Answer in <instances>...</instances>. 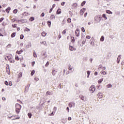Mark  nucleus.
I'll return each instance as SVG.
<instances>
[{"instance_id":"1","label":"nucleus","mask_w":124,"mask_h":124,"mask_svg":"<svg viewBox=\"0 0 124 124\" xmlns=\"http://www.w3.org/2000/svg\"><path fill=\"white\" fill-rule=\"evenodd\" d=\"M102 18V17H101V16L98 15V16H95L94 19L97 22V23H99V22H100V21H101Z\"/></svg>"},{"instance_id":"2","label":"nucleus","mask_w":124,"mask_h":124,"mask_svg":"<svg viewBox=\"0 0 124 124\" xmlns=\"http://www.w3.org/2000/svg\"><path fill=\"white\" fill-rule=\"evenodd\" d=\"M89 90L90 92H92V93H93L95 91V86L92 85L91 87H90Z\"/></svg>"},{"instance_id":"3","label":"nucleus","mask_w":124,"mask_h":124,"mask_svg":"<svg viewBox=\"0 0 124 124\" xmlns=\"http://www.w3.org/2000/svg\"><path fill=\"white\" fill-rule=\"evenodd\" d=\"M75 34L76 36H80V30L78 29H77L75 31Z\"/></svg>"},{"instance_id":"4","label":"nucleus","mask_w":124,"mask_h":124,"mask_svg":"<svg viewBox=\"0 0 124 124\" xmlns=\"http://www.w3.org/2000/svg\"><path fill=\"white\" fill-rule=\"evenodd\" d=\"M19 22H20L21 24H25V23H27V20L26 19H21L17 20L18 23H19Z\"/></svg>"},{"instance_id":"5","label":"nucleus","mask_w":124,"mask_h":124,"mask_svg":"<svg viewBox=\"0 0 124 124\" xmlns=\"http://www.w3.org/2000/svg\"><path fill=\"white\" fill-rule=\"evenodd\" d=\"M21 108H22V106L20 104H16V109H19L21 110Z\"/></svg>"},{"instance_id":"6","label":"nucleus","mask_w":124,"mask_h":124,"mask_svg":"<svg viewBox=\"0 0 124 124\" xmlns=\"http://www.w3.org/2000/svg\"><path fill=\"white\" fill-rule=\"evenodd\" d=\"M97 96L98 98H102V97H103L102 93H101V92L97 94Z\"/></svg>"},{"instance_id":"7","label":"nucleus","mask_w":124,"mask_h":124,"mask_svg":"<svg viewBox=\"0 0 124 124\" xmlns=\"http://www.w3.org/2000/svg\"><path fill=\"white\" fill-rule=\"evenodd\" d=\"M69 49L70 51H76V48H74L73 46H70Z\"/></svg>"},{"instance_id":"8","label":"nucleus","mask_w":124,"mask_h":124,"mask_svg":"<svg viewBox=\"0 0 124 124\" xmlns=\"http://www.w3.org/2000/svg\"><path fill=\"white\" fill-rule=\"evenodd\" d=\"M53 94V93L50 91H47L46 93V95H52Z\"/></svg>"},{"instance_id":"9","label":"nucleus","mask_w":124,"mask_h":124,"mask_svg":"<svg viewBox=\"0 0 124 124\" xmlns=\"http://www.w3.org/2000/svg\"><path fill=\"white\" fill-rule=\"evenodd\" d=\"M30 88V86L29 85H27L25 86V92L26 93H28V91H29V89Z\"/></svg>"},{"instance_id":"10","label":"nucleus","mask_w":124,"mask_h":124,"mask_svg":"<svg viewBox=\"0 0 124 124\" xmlns=\"http://www.w3.org/2000/svg\"><path fill=\"white\" fill-rule=\"evenodd\" d=\"M79 97L81 98V100H85V97L83 95H79Z\"/></svg>"},{"instance_id":"11","label":"nucleus","mask_w":124,"mask_h":124,"mask_svg":"<svg viewBox=\"0 0 124 124\" xmlns=\"http://www.w3.org/2000/svg\"><path fill=\"white\" fill-rule=\"evenodd\" d=\"M47 24L49 27V28H50L51 27V21H50L49 20H48L47 22Z\"/></svg>"},{"instance_id":"12","label":"nucleus","mask_w":124,"mask_h":124,"mask_svg":"<svg viewBox=\"0 0 124 124\" xmlns=\"http://www.w3.org/2000/svg\"><path fill=\"white\" fill-rule=\"evenodd\" d=\"M11 10V8L10 7H8L6 9V12H7V13H9V11Z\"/></svg>"},{"instance_id":"13","label":"nucleus","mask_w":124,"mask_h":124,"mask_svg":"<svg viewBox=\"0 0 124 124\" xmlns=\"http://www.w3.org/2000/svg\"><path fill=\"white\" fill-rule=\"evenodd\" d=\"M69 70H70L72 71V72H73V71H72V69H73V67H72L71 65H70L68 68Z\"/></svg>"},{"instance_id":"14","label":"nucleus","mask_w":124,"mask_h":124,"mask_svg":"<svg viewBox=\"0 0 124 124\" xmlns=\"http://www.w3.org/2000/svg\"><path fill=\"white\" fill-rule=\"evenodd\" d=\"M28 116L29 119H31V116H32V114H31V113L29 112L28 114Z\"/></svg>"},{"instance_id":"15","label":"nucleus","mask_w":124,"mask_h":124,"mask_svg":"<svg viewBox=\"0 0 124 124\" xmlns=\"http://www.w3.org/2000/svg\"><path fill=\"white\" fill-rule=\"evenodd\" d=\"M23 50H21L20 51H19V50H17L16 51L17 54H18V55H21V54L22 53Z\"/></svg>"},{"instance_id":"16","label":"nucleus","mask_w":124,"mask_h":124,"mask_svg":"<svg viewBox=\"0 0 124 124\" xmlns=\"http://www.w3.org/2000/svg\"><path fill=\"white\" fill-rule=\"evenodd\" d=\"M42 36H46V35H47V33L44 31H43L42 33Z\"/></svg>"},{"instance_id":"17","label":"nucleus","mask_w":124,"mask_h":124,"mask_svg":"<svg viewBox=\"0 0 124 124\" xmlns=\"http://www.w3.org/2000/svg\"><path fill=\"white\" fill-rule=\"evenodd\" d=\"M67 22L68 24H70V23H71V19L70 18H68L67 20Z\"/></svg>"},{"instance_id":"18","label":"nucleus","mask_w":124,"mask_h":124,"mask_svg":"<svg viewBox=\"0 0 124 124\" xmlns=\"http://www.w3.org/2000/svg\"><path fill=\"white\" fill-rule=\"evenodd\" d=\"M20 110L18 108H16V112L17 114H19V113H20Z\"/></svg>"},{"instance_id":"19","label":"nucleus","mask_w":124,"mask_h":124,"mask_svg":"<svg viewBox=\"0 0 124 124\" xmlns=\"http://www.w3.org/2000/svg\"><path fill=\"white\" fill-rule=\"evenodd\" d=\"M16 35V33L13 32V33H12V34H11V37H12V38L15 37Z\"/></svg>"},{"instance_id":"20","label":"nucleus","mask_w":124,"mask_h":124,"mask_svg":"<svg viewBox=\"0 0 124 124\" xmlns=\"http://www.w3.org/2000/svg\"><path fill=\"white\" fill-rule=\"evenodd\" d=\"M103 81V78H101L98 81V82L99 84H101L102 83V81Z\"/></svg>"},{"instance_id":"21","label":"nucleus","mask_w":124,"mask_h":124,"mask_svg":"<svg viewBox=\"0 0 124 124\" xmlns=\"http://www.w3.org/2000/svg\"><path fill=\"white\" fill-rule=\"evenodd\" d=\"M100 41H101V42L104 41V36H102L101 37Z\"/></svg>"},{"instance_id":"22","label":"nucleus","mask_w":124,"mask_h":124,"mask_svg":"<svg viewBox=\"0 0 124 124\" xmlns=\"http://www.w3.org/2000/svg\"><path fill=\"white\" fill-rule=\"evenodd\" d=\"M55 16L54 15H52L51 16H50V19L51 20H53V19H55Z\"/></svg>"},{"instance_id":"23","label":"nucleus","mask_w":124,"mask_h":124,"mask_svg":"<svg viewBox=\"0 0 124 124\" xmlns=\"http://www.w3.org/2000/svg\"><path fill=\"white\" fill-rule=\"evenodd\" d=\"M84 12H85V11H84V9H82L80 10V13H81V15H83L84 14Z\"/></svg>"},{"instance_id":"24","label":"nucleus","mask_w":124,"mask_h":124,"mask_svg":"<svg viewBox=\"0 0 124 124\" xmlns=\"http://www.w3.org/2000/svg\"><path fill=\"white\" fill-rule=\"evenodd\" d=\"M23 76V74L22 73H19L18 74V78H21Z\"/></svg>"},{"instance_id":"25","label":"nucleus","mask_w":124,"mask_h":124,"mask_svg":"<svg viewBox=\"0 0 124 124\" xmlns=\"http://www.w3.org/2000/svg\"><path fill=\"white\" fill-rule=\"evenodd\" d=\"M62 13V12L61 11V9H59L57 11V14H61Z\"/></svg>"},{"instance_id":"26","label":"nucleus","mask_w":124,"mask_h":124,"mask_svg":"<svg viewBox=\"0 0 124 124\" xmlns=\"http://www.w3.org/2000/svg\"><path fill=\"white\" fill-rule=\"evenodd\" d=\"M30 21H31V22H32V21L34 20V17H30V18L29 19Z\"/></svg>"},{"instance_id":"27","label":"nucleus","mask_w":124,"mask_h":124,"mask_svg":"<svg viewBox=\"0 0 124 124\" xmlns=\"http://www.w3.org/2000/svg\"><path fill=\"white\" fill-rule=\"evenodd\" d=\"M35 73V71L34 70H33L31 74V76H33V74Z\"/></svg>"},{"instance_id":"28","label":"nucleus","mask_w":124,"mask_h":124,"mask_svg":"<svg viewBox=\"0 0 124 124\" xmlns=\"http://www.w3.org/2000/svg\"><path fill=\"white\" fill-rule=\"evenodd\" d=\"M101 74L105 75V74H106V72H105V71H101Z\"/></svg>"},{"instance_id":"29","label":"nucleus","mask_w":124,"mask_h":124,"mask_svg":"<svg viewBox=\"0 0 124 124\" xmlns=\"http://www.w3.org/2000/svg\"><path fill=\"white\" fill-rule=\"evenodd\" d=\"M103 18H104V19H105V20H107V17H106V15L105 14H103Z\"/></svg>"},{"instance_id":"30","label":"nucleus","mask_w":124,"mask_h":124,"mask_svg":"<svg viewBox=\"0 0 124 124\" xmlns=\"http://www.w3.org/2000/svg\"><path fill=\"white\" fill-rule=\"evenodd\" d=\"M85 4H86V1H83L81 3V6H84V5H85Z\"/></svg>"},{"instance_id":"31","label":"nucleus","mask_w":124,"mask_h":124,"mask_svg":"<svg viewBox=\"0 0 124 124\" xmlns=\"http://www.w3.org/2000/svg\"><path fill=\"white\" fill-rule=\"evenodd\" d=\"M106 12L108 13V14H113V13L109 10L107 11Z\"/></svg>"},{"instance_id":"32","label":"nucleus","mask_w":124,"mask_h":124,"mask_svg":"<svg viewBox=\"0 0 124 124\" xmlns=\"http://www.w3.org/2000/svg\"><path fill=\"white\" fill-rule=\"evenodd\" d=\"M17 12H18V10L17 9H15L13 11V13H14L15 14H17Z\"/></svg>"},{"instance_id":"33","label":"nucleus","mask_w":124,"mask_h":124,"mask_svg":"<svg viewBox=\"0 0 124 124\" xmlns=\"http://www.w3.org/2000/svg\"><path fill=\"white\" fill-rule=\"evenodd\" d=\"M33 56L34 58H37V55H36V53H35V52H33Z\"/></svg>"},{"instance_id":"34","label":"nucleus","mask_w":124,"mask_h":124,"mask_svg":"<svg viewBox=\"0 0 124 124\" xmlns=\"http://www.w3.org/2000/svg\"><path fill=\"white\" fill-rule=\"evenodd\" d=\"M52 74L53 76H55L56 75V73H55V70H53L52 72Z\"/></svg>"},{"instance_id":"35","label":"nucleus","mask_w":124,"mask_h":124,"mask_svg":"<svg viewBox=\"0 0 124 124\" xmlns=\"http://www.w3.org/2000/svg\"><path fill=\"white\" fill-rule=\"evenodd\" d=\"M10 59H11V58H10V56H7V57L5 58V60H6V61H7V60H9V61H10Z\"/></svg>"},{"instance_id":"36","label":"nucleus","mask_w":124,"mask_h":124,"mask_svg":"<svg viewBox=\"0 0 124 124\" xmlns=\"http://www.w3.org/2000/svg\"><path fill=\"white\" fill-rule=\"evenodd\" d=\"M62 33L63 34H65V33H66V29H65L62 32Z\"/></svg>"},{"instance_id":"37","label":"nucleus","mask_w":124,"mask_h":124,"mask_svg":"<svg viewBox=\"0 0 124 124\" xmlns=\"http://www.w3.org/2000/svg\"><path fill=\"white\" fill-rule=\"evenodd\" d=\"M4 83L6 86H8L9 85L7 81H5Z\"/></svg>"},{"instance_id":"38","label":"nucleus","mask_w":124,"mask_h":124,"mask_svg":"<svg viewBox=\"0 0 124 124\" xmlns=\"http://www.w3.org/2000/svg\"><path fill=\"white\" fill-rule=\"evenodd\" d=\"M81 31H83V32H85V28L84 27H82Z\"/></svg>"},{"instance_id":"39","label":"nucleus","mask_w":124,"mask_h":124,"mask_svg":"<svg viewBox=\"0 0 124 124\" xmlns=\"http://www.w3.org/2000/svg\"><path fill=\"white\" fill-rule=\"evenodd\" d=\"M43 44H44V45H45V46H47V43H46V42H45V41L43 42Z\"/></svg>"},{"instance_id":"40","label":"nucleus","mask_w":124,"mask_h":124,"mask_svg":"<svg viewBox=\"0 0 124 124\" xmlns=\"http://www.w3.org/2000/svg\"><path fill=\"white\" fill-rule=\"evenodd\" d=\"M4 18L3 17H1V18H0V23H1L2 22V21H3Z\"/></svg>"},{"instance_id":"41","label":"nucleus","mask_w":124,"mask_h":124,"mask_svg":"<svg viewBox=\"0 0 124 124\" xmlns=\"http://www.w3.org/2000/svg\"><path fill=\"white\" fill-rule=\"evenodd\" d=\"M20 119V117H17L16 118H13L12 119V121H14V120H19Z\"/></svg>"},{"instance_id":"42","label":"nucleus","mask_w":124,"mask_h":124,"mask_svg":"<svg viewBox=\"0 0 124 124\" xmlns=\"http://www.w3.org/2000/svg\"><path fill=\"white\" fill-rule=\"evenodd\" d=\"M107 88H112V85L109 84L107 85Z\"/></svg>"},{"instance_id":"43","label":"nucleus","mask_w":124,"mask_h":124,"mask_svg":"<svg viewBox=\"0 0 124 124\" xmlns=\"http://www.w3.org/2000/svg\"><path fill=\"white\" fill-rule=\"evenodd\" d=\"M15 59L16 60V61H19V57H18V56H16V58H15Z\"/></svg>"},{"instance_id":"44","label":"nucleus","mask_w":124,"mask_h":124,"mask_svg":"<svg viewBox=\"0 0 124 124\" xmlns=\"http://www.w3.org/2000/svg\"><path fill=\"white\" fill-rule=\"evenodd\" d=\"M20 39H24V35L21 34L20 35Z\"/></svg>"},{"instance_id":"45","label":"nucleus","mask_w":124,"mask_h":124,"mask_svg":"<svg viewBox=\"0 0 124 124\" xmlns=\"http://www.w3.org/2000/svg\"><path fill=\"white\" fill-rule=\"evenodd\" d=\"M53 110L54 112H56L57 111V107H54L53 108Z\"/></svg>"},{"instance_id":"46","label":"nucleus","mask_w":124,"mask_h":124,"mask_svg":"<svg viewBox=\"0 0 124 124\" xmlns=\"http://www.w3.org/2000/svg\"><path fill=\"white\" fill-rule=\"evenodd\" d=\"M121 58H122V55H119L118 57V60H121Z\"/></svg>"},{"instance_id":"47","label":"nucleus","mask_w":124,"mask_h":124,"mask_svg":"<svg viewBox=\"0 0 124 124\" xmlns=\"http://www.w3.org/2000/svg\"><path fill=\"white\" fill-rule=\"evenodd\" d=\"M48 65H49V62H46V65H45V66L46 67H47V66H48Z\"/></svg>"},{"instance_id":"48","label":"nucleus","mask_w":124,"mask_h":124,"mask_svg":"<svg viewBox=\"0 0 124 124\" xmlns=\"http://www.w3.org/2000/svg\"><path fill=\"white\" fill-rule=\"evenodd\" d=\"M87 74L88 76H90V75L91 74V72L90 71H87Z\"/></svg>"},{"instance_id":"49","label":"nucleus","mask_w":124,"mask_h":124,"mask_svg":"<svg viewBox=\"0 0 124 124\" xmlns=\"http://www.w3.org/2000/svg\"><path fill=\"white\" fill-rule=\"evenodd\" d=\"M86 38H87V39H90V38H91V36H89V35L86 36Z\"/></svg>"},{"instance_id":"50","label":"nucleus","mask_w":124,"mask_h":124,"mask_svg":"<svg viewBox=\"0 0 124 124\" xmlns=\"http://www.w3.org/2000/svg\"><path fill=\"white\" fill-rule=\"evenodd\" d=\"M45 16V14L44 13H42L41 14L42 17H44Z\"/></svg>"},{"instance_id":"51","label":"nucleus","mask_w":124,"mask_h":124,"mask_svg":"<svg viewBox=\"0 0 124 124\" xmlns=\"http://www.w3.org/2000/svg\"><path fill=\"white\" fill-rule=\"evenodd\" d=\"M34 80L35 81H38V80H39V78H34Z\"/></svg>"},{"instance_id":"52","label":"nucleus","mask_w":124,"mask_h":124,"mask_svg":"<svg viewBox=\"0 0 124 124\" xmlns=\"http://www.w3.org/2000/svg\"><path fill=\"white\" fill-rule=\"evenodd\" d=\"M16 24H13L12 25L13 28H16Z\"/></svg>"},{"instance_id":"53","label":"nucleus","mask_w":124,"mask_h":124,"mask_svg":"<svg viewBox=\"0 0 124 124\" xmlns=\"http://www.w3.org/2000/svg\"><path fill=\"white\" fill-rule=\"evenodd\" d=\"M65 4V2H63L61 3V5H62V6H63V5H64V4Z\"/></svg>"},{"instance_id":"54","label":"nucleus","mask_w":124,"mask_h":124,"mask_svg":"<svg viewBox=\"0 0 124 124\" xmlns=\"http://www.w3.org/2000/svg\"><path fill=\"white\" fill-rule=\"evenodd\" d=\"M69 107H70V108L72 107V104L71 103L69 104Z\"/></svg>"},{"instance_id":"55","label":"nucleus","mask_w":124,"mask_h":124,"mask_svg":"<svg viewBox=\"0 0 124 124\" xmlns=\"http://www.w3.org/2000/svg\"><path fill=\"white\" fill-rule=\"evenodd\" d=\"M52 11H53V8H51L50 10H49V13H51V12H52Z\"/></svg>"},{"instance_id":"56","label":"nucleus","mask_w":124,"mask_h":124,"mask_svg":"<svg viewBox=\"0 0 124 124\" xmlns=\"http://www.w3.org/2000/svg\"><path fill=\"white\" fill-rule=\"evenodd\" d=\"M62 26H63V25H64V24H65V22H64V20H63L62 21Z\"/></svg>"},{"instance_id":"57","label":"nucleus","mask_w":124,"mask_h":124,"mask_svg":"<svg viewBox=\"0 0 124 124\" xmlns=\"http://www.w3.org/2000/svg\"><path fill=\"white\" fill-rule=\"evenodd\" d=\"M2 100H3L4 101H5V100H6V99L5 97H2Z\"/></svg>"},{"instance_id":"58","label":"nucleus","mask_w":124,"mask_h":124,"mask_svg":"<svg viewBox=\"0 0 124 124\" xmlns=\"http://www.w3.org/2000/svg\"><path fill=\"white\" fill-rule=\"evenodd\" d=\"M100 68H102V65H100L99 66L98 69H100Z\"/></svg>"},{"instance_id":"59","label":"nucleus","mask_w":124,"mask_h":124,"mask_svg":"<svg viewBox=\"0 0 124 124\" xmlns=\"http://www.w3.org/2000/svg\"><path fill=\"white\" fill-rule=\"evenodd\" d=\"M35 63V62L34 61L32 62V66H33V65H34Z\"/></svg>"},{"instance_id":"60","label":"nucleus","mask_w":124,"mask_h":124,"mask_svg":"<svg viewBox=\"0 0 124 124\" xmlns=\"http://www.w3.org/2000/svg\"><path fill=\"white\" fill-rule=\"evenodd\" d=\"M87 15H88V13H85L84 14V17H87Z\"/></svg>"},{"instance_id":"61","label":"nucleus","mask_w":124,"mask_h":124,"mask_svg":"<svg viewBox=\"0 0 124 124\" xmlns=\"http://www.w3.org/2000/svg\"><path fill=\"white\" fill-rule=\"evenodd\" d=\"M55 6H56V4H54L53 5H52V7L51 8H54V7H55Z\"/></svg>"},{"instance_id":"62","label":"nucleus","mask_w":124,"mask_h":124,"mask_svg":"<svg viewBox=\"0 0 124 124\" xmlns=\"http://www.w3.org/2000/svg\"><path fill=\"white\" fill-rule=\"evenodd\" d=\"M66 110H67V111H68V112H69V108L67 107Z\"/></svg>"},{"instance_id":"63","label":"nucleus","mask_w":124,"mask_h":124,"mask_svg":"<svg viewBox=\"0 0 124 124\" xmlns=\"http://www.w3.org/2000/svg\"><path fill=\"white\" fill-rule=\"evenodd\" d=\"M117 63H119L120 62V59H118V58H117Z\"/></svg>"},{"instance_id":"64","label":"nucleus","mask_w":124,"mask_h":124,"mask_svg":"<svg viewBox=\"0 0 124 124\" xmlns=\"http://www.w3.org/2000/svg\"><path fill=\"white\" fill-rule=\"evenodd\" d=\"M68 121H71V117H68Z\"/></svg>"}]
</instances>
